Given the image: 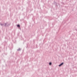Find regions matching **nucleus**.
<instances>
[{
    "mask_svg": "<svg viewBox=\"0 0 77 77\" xmlns=\"http://www.w3.org/2000/svg\"><path fill=\"white\" fill-rule=\"evenodd\" d=\"M63 63H61L59 65V66H62V65H63Z\"/></svg>",
    "mask_w": 77,
    "mask_h": 77,
    "instance_id": "f257e3e1",
    "label": "nucleus"
},
{
    "mask_svg": "<svg viewBox=\"0 0 77 77\" xmlns=\"http://www.w3.org/2000/svg\"><path fill=\"white\" fill-rule=\"evenodd\" d=\"M0 24H1V26H3L4 24H3V23H0Z\"/></svg>",
    "mask_w": 77,
    "mask_h": 77,
    "instance_id": "f03ea898",
    "label": "nucleus"
},
{
    "mask_svg": "<svg viewBox=\"0 0 77 77\" xmlns=\"http://www.w3.org/2000/svg\"><path fill=\"white\" fill-rule=\"evenodd\" d=\"M21 49L20 48H19L18 49H17V51H21Z\"/></svg>",
    "mask_w": 77,
    "mask_h": 77,
    "instance_id": "7ed1b4c3",
    "label": "nucleus"
},
{
    "mask_svg": "<svg viewBox=\"0 0 77 77\" xmlns=\"http://www.w3.org/2000/svg\"><path fill=\"white\" fill-rule=\"evenodd\" d=\"M49 65H52V63L51 62H50L49 63Z\"/></svg>",
    "mask_w": 77,
    "mask_h": 77,
    "instance_id": "20e7f679",
    "label": "nucleus"
},
{
    "mask_svg": "<svg viewBox=\"0 0 77 77\" xmlns=\"http://www.w3.org/2000/svg\"><path fill=\"white\" fill-rule=\"evenodd\" d=\"M17 27H20V25H17Z\"/></svg>",
    "mask_w": 77,
    "mask_h": 77,
    "instance_id": "39448f33",
    "label": "nucleus"
},
{
    "mask_svg": "<svg viewBox=\"0 0 77 77\" xmlns=\"http://www.w3.org/2000/svg\"><path fill=\"white\" fill-rule=\"evenodd\" d=\"M6 25H7V23H5V27H6Z\"/></svg>",
    "mask_w": 77,
    "mask_h": 77,
    "instance_id": "423d86ee",
    "label": "nucleus"
},
{
    "mask_svg": "<svg viewBox=\"0 0 77 77\" xmlns=\"http://www.w3.org/2000/svg\"><path fill=\"white\" fill-rule=\"evenodd\" d=\"M10 26V24H8L7 25V26L8 27V26Z\"/></svg>",
    "mask_w": 77,
    "mask_h": 77,
    "instance_id": "0eeeda50",
    "label": "nucleus"
}]
</instances>
